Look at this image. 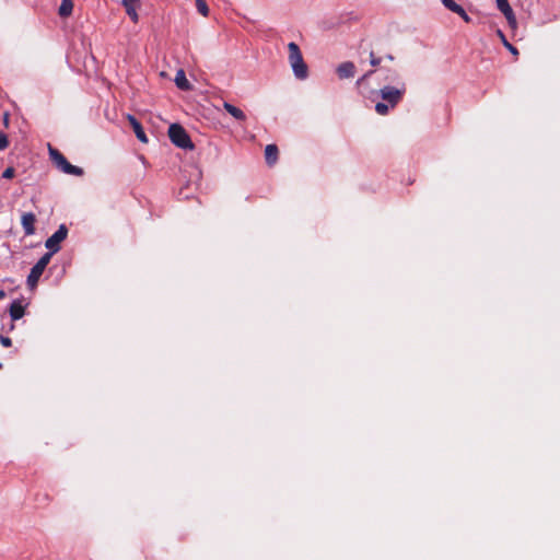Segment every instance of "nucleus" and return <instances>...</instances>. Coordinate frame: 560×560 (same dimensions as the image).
<instances>
[{
	"mask_svg": "<svg viewBox=\"0 0 560 560\" xmlns=\"http://www.w3.org/2000/svg\"><path fill=\"white\" fill-rule=\"evenodd\" d=\"M5 292L3 290H0V300L4 299L5 298Z\"/></svg>",
	"mask_w": 560,
	"mask_h": 560,
	"instance_id": "c756f323",
	"label": "nucleus"
},
{
	"mask_svg": "<svg viewBox=\"0 0 560 560\" xmlns=\"http://www.w3.org/2000/svg\"><path fill=\"white\" fill-rule=\"evenodd\" d=\"M0 343L3 347L9 348L12 346V340H11V338H9L7 336L0 335Z\"/></svg>",
	"mask_w": 560,
	"mask_h": 560,
	"instance_id": "a878e982",
	"label": "nucleus"
},
{
	"mask_svg": "<svg viewBox=\"0 0 560 560\" xmlns=\"http://www.w3.org/2000/svg\"><path fill=\"white\" fill-rule=\"evenodd\" d=\"M128 120L136 133L137 139L143 143H147L148 142L147 135L144 132L142 125L138 121V119L132 115H128Z\"/></svg>",
	"mask_w": 560,
	"mask_h": 560,
	"instance_id": "9d476101",
	"label": "nucleus"
},
{
	"mask_svg": "<svg viewBox=\"0 0 560 560\" xmlns=\"http://www.w3.org/2000/svg\"><path fill=\"white\" fill-rule=\"evenodd\" d=\"M382 59L376 57L373 51L370 52V63L372 67H377L381 63Z\"/></svg>",
	"mask_w": 560,
	"mask_h": 560,
	"instance_id": "393cba45",
	"label": "nucleus"
},
{
	"mask_svg": "<svg viewBox=\"0 0 560 560\" xmlns=\"http://www.w3.org/2000/svg\"><path fill=\"white\" fill-rule=\"evenodd\" d=\"M14 329V323L11 320L10 326H8V331H12Z\"/></svg>",
	"mask_w": 560,
	"mask_h": 560,
	"instance_id": "cd10ccee",
	"label": "nucleus"
},
{
	"mask_svg": "<svg viewBox=\"0 0 560 560\" xmlns=\"http://www.w3.org/2000/svg\"><path fill=\"white\" fill-rule=\"evenodd\" d=\"M443 5L450 10L451 12H455V10L459 7L454 0H441Z\"/></svg>",
	"mask_w": 560,
	"mask_h": 560,
	"instance_id": "5701e85b",
	"label": "nucleus"
},
{
	"mask_svg": "<svg viewBox=\"0 0 560 560\" xmlns=\"http://www.w3.org/2000/svg\"><path fill=\"white\" fill-rule=\"evenodd\" d=\"M375 70H370L368 71L366 73H364L361 78L358 79L357 81V85L359 89H363L366 80L372 75L374 74Z\"/></svg>",
	"mask_w": 560,
	"mask_h": 560,
	"instance_id": "aec40b11",
	"label": "nucleus"
},
{
	"mask_svg": "<svg viewBox=\"0 0 560 560\" xmlns=\"http://www.w3.org/2000/svg\"><path fill=\"white\" fill-rule=\"evenodd\" d=\"M73 11V0H61V4L58 9V14L61 18H68Z\"/></svg>",
	"mask_w": 560,
	"mask_h": 560,
	"instance_id": "2eb2a0df",
	"label": "nucleus"
},
{
	"mask_svg": "<svg viewBox=\"0 0 560 560\" xmlns=\"http://www.w3.org/2000/svg\"><path fill=\"white\" fill-rule=\"evenodd\" d=\"M278 147L276 144H268L265 149V159L268 165H273L278 159Z\"/></svg>",
	"mask_w": 560,
	"mask_h": 560,
	"instance_id": "4468645a",
	"label": "nucleus"
},
{
	"mask_svg": "<svg viewBox=\"0 0 560 560\" xmlns=\"http://www.w3.org/2000/svg\"><path fill=\"white\" fill-rule=\"evenodd\" d=\"M35 222L36 217L33 212H24L21 218V224L23 226L25 235L30 236L35 234Z\"/></svg>",
	"mask_w": 560,
	"mask_h": 560,
	"instance_id": "0eeeda50",
	"label": "nucleus"
},
{
	"mask_svg": "<svg viewBox=\"0 0 560 560\" xmlns=\"http://www.w3.org/2000/svg\"><path fill=\"white\" fill-rule=\"evenodd\" d=\"M504 16H505V19H506V21H508L509 26H510L511 28H513V30H514V28H516V26H517V21H516V16H515V14H514V11H513V12H511V13H509V14H506V15H504Z\"/></svg>",
	"mask_w": 560,
	"mask_h": 560,
	"instance_id": "4be33fe9",
	"label": "nucleus"
},
{
	"mask_svg": "<svg viewBox=\"0 0 560 560\" xmlns=\"http://www.w3.org/2000/svg\"><path fill=\"white\" fill-rule=\"evenodd\" d=\"M48 152L50 160L62 173L74 176H82L84 174L83 168L69 163L65 155L50 144H48Z\"/></svg>",
	"mask_w": 560,
	"mask_h": 560,
	"instance_id": "f03ea898",
	"label": "nucleus"
},
{
	"mask_svg": "<svg viewBox=\"0 0 560 560\" xmlns=\"http://www.w3.org/2000/svg\"><path fill=\"white\" fill-rule=\"evenodd\" d=\"M389 108H392V107L388 103L378 102L375 104V112L378 115H386L388 113Z\"/></svg>",
	"mask_w": 560,
	"mask_h": 560,
	"instance_id": "6ab92c4d",
	"label": "nucleus"
},
{
	"mask_svg": "<svg viewBox=\"0 0 560 560\" xmlns=\"http://www.w3.org/2000/svg\"><path fill=\"white\" fill-rule=\"evenodd\" d=\"M175 84L182 91H190L192 88L190 82L187 80L185 71L183 69H179L176 72Z\"/></svg>",
	"mask_w": 560,
	"mask_h": 560,
	"instance_id": "f8f14e48",
	"label": "nucleus"
},
{
	"mask_svg": "<svg viewBox=\"0 0 560 560\" xmlns=\"http://www.w3.org/2000/svg\"><path fill=\"white\" fill-rule=\"evenodd\" d=\"M405 92V85H402L400 89L392 85H385L380 90V95L382 100H384L390 105L392 108H394L401 101Z\"/></svg>",
	"mask_w": 560,
	"mask_h": 560,
	"instance_id": "423d86ee",
	"label": "nucleus"
},
{
	"mask_svg": "<svg viewBox=\"0 0 560 560\" xmlns=\"http://www.w3.org/2000/svg\"><path fill=\"white\" fill-rule=\"evenodd\" d=\"M385 58H386L387 60H389V61H393V60H394V56H393V55H390V54L386 55V56H385Z\"/></svg>",
	"mask_w": 560,
	"mask_h": 560,
	"instance_id": "c85d7f7f",
	"label": "nucleus"
},
{
	"mask_svg": "<svg viewBox=\"0 0 560 560\" xmlns=\"http://www.w3.org/2000/svg\"><path fill=\"white\" fill-rule=\"evenodd\" d=\"M68 228L66 224H60L58 230L49 236L45 242V247L48 249L46 254H50V257L58 253L61 248L60 243L67 238Z\"/></svg>",
	"mask_w": 560,
	"mask_h": 560,
	"instance_id": "20e7f679",
	"label": "nucleus"
},
{
	"mask_svg": "<svg viewBox=\"0 0 560 560\" xmlns=\"http://www.w3.org/2000/svg\"><path fill=\"white\" fill-rule=\"evenodd\" d=\"M140 0H122L121 1V4L125 7L126 9V13L128 14V16L135 22L137 23L138 22V13L136 11V7L139 4Z\"/></svg>",
	"mask_w": 560,
	"mask_h": 560,
	"instance_id": "9b49d317",
	"label": "nucleus"
},
{
	"mask_svg": "<svg viewBox=\"0 0 560 560\" xmlns=\"http://www.w3.org/2000/svg\"><path fill=\"white\" fill-rule=\"evenodd\" d=\"M3 118H4V122H7V121H8V118H9V114H8V113H5V114L3 115Z\"/></svg>",
	"mask_w": 560,
	"mask_h": 560,
	"instance_id": "7c9ffc66",
	"label": "nucleus"
},
{
	"mask_svg": "<svg viewBox=\"0 0 560 560\" xmlns=\"http://www.w3.org/2000/svg\"><path fill=\"white\" fill-rule=\"evenodd\" d=\"M497 7L503 13V15L513 12V9L508 2V0H497Z\"/></svg>",
	"mask_w": 560,
	"mask_h": 560,
	"instance_id": "f3484780",
	"label": "nucleus"
},
{
	"mask_svg": "<svg viewBox=\"0 0 560 560\" xmlns=\"http://www.w3.org/2000/svg\"><path fill=\"white\" fill-rule=\"evenodd\" d=\"M15 175V170L13 167H8L3 171L2 173V178H5V179H11L13 178Z\"/></svg>",
	"mask_w": 560,
	"mask_h": 560,
	"instance_id": "b1692460",
	"label": "nucleus"
},
{
	"mask_svg": "<svg viewBox=\"0 0 560 560\" xmlns=\"http://www.w3.org/2000/svg\"><path fill=\"white\" fill-rule=\"evenodd\" d=\"M50 254H44L39 259L38 261L32 267L28 276H27V285L30 288H34L40 276L43 275L44 270L46 269L47 265L49 264L50 261Z\"/></svg>",
	"mask_w": 560,
	"mask_h": 560,
	"instance_id": "39448f33",
	"label": "nucleus"
},
{
	"mask_svg": "<svg viewBox=\"0 0 560 560\" xmlns=\"http://www.w3.org/2000/svg\"><path fill=\"white\" fill-rule=\"evenodd\" d=\"M168 137L174 145L184 150H192L194 143L187 131L179 124H172L168 127Z\"/></svg>",
	"mask_w": 560,
	"mask_h": 560,
	"instance_id": "7ed1b4c3",
	"label": "nucleus"
},
{
	"mask_svg": "<svg viewBox=\"0 0 560 560\" xmlns=\"http://www.w3.org/2000/svg\"><path fill=\"white\" fill-rule=\"evenodd\" d=\"M289 49V60L293 70L294 75L300 79L304 80L307 78V66L303 60L302 52L300 50V47L298 44L291 42L288 45Z\"/></svg>",
	"mask_w": 560,
	"mask_h": 560,
	"instance_id": "f257e3e1",
	"label": "nucleus"
},
{
	"mask_svg": "<svg viewBox=\"0 0 560 560\" xmlns=\"http://www.w3.org/2000/svg\"><path fill=\"white\" fill-rule=\"evenodd\" d=\"M454 13L458 14L466 23L471 22L470 16L466 13L465 9L462 5H459Z\"/></svg>",
	"mask_w": 560,
	"mask_h": 560,
	"instance_id": "412c9836",
	"label": "nucleus"
},
{
	"mask_svg": "<svg viewBox=\"0 0 560 560\" xmlns=\"http://www.w3.org/2000/svg\"><path fill=\"white\" fill-rule=\"evenodd\" d=\"M9 142H8V138L5 136V133L1 132L0 131V150H3L8 147Z\"/></svg>",
	"mask_w": 560,
	"mask_h": 560,
	"instance_id": "bb28decb",
	"label": "nucleus"
},
{
	"mask_svg": "<svg viewBox=\"0 0 560 560\" xmlns=\"http://www.w3.org/2000/svg\"><path fill=\"white\" fill-rule=\"evenodd\" d=\"M355 73V66L352 61H345L337 68V74L340 79L352 78Z\"/></svg>",
	"mask_w": 560,
	"mask_h": 560,
	"instance_id": "1a4fd4ad",
	"label": "nucleus"
},
{
	"mask_svg": "<svg viewBox=\"0 0 560 560\" xmlns=\"http://www.w3.org/2000/svg\"><path fill=\"white\" fill-rule=\"evenodd\" d=\"M497 35L501 38L502 44L504 45L505 48L509 49L510 52H512L513 55H518L517 48L508 42L504 33L501 30L497 31Z\"/></svg>",
	"mask_w": 560,
	"mask_h": 560,
	"instance_id": "dca6fc26",
	"label": "nucleus"
},
{
	"mask_svg": "<svg viewBox=\"0 0 560 560\" xmlns=\"http://www.w3.org/2000/svg\"><path fill=\"white\" fill-rule=\"evenodd\" d=\"M223 108L237 120L243 121L246 119L245 113L229 102L223 103Z\"/></svg>",
	"mask_w": 560,
	"mask_h": 560,
	"instance_id": "ddd939ff",
	"label": "nucleus"
},
{
	"mask_svg": "<svg viewBox=\"0 0 560 560\" xmlns=\"http://www.w3.org/2000/svg\"><path fill=\"white\" fill-rule=\"evenodd\" d=\"M9 313L12 322L21 319L25 314V306L21 300H14L9 307Z\"/></svg>",
	"mask_w": 560,
	"mask_h": 560,
	"instance_id": "6e6552de",
	"label": "nucleus"
},
{
	"mask_svg": "<svg viewBox=\"0 0 560 560\" xmlns=\"http://www.w3.org/2000/svg\"><path fill=\"white\" fill-rule=\"evenodd\" d=\"M196 7H197L198 12L201 15L208 16L209 8H208V4H207V2L205 0H196Z\"/></svg>",
	"mask_w": 560,
	"mask_h": 560,
	"instance_id": "a211bd4d",
	"label": "nucleus"
}]
</instances>
